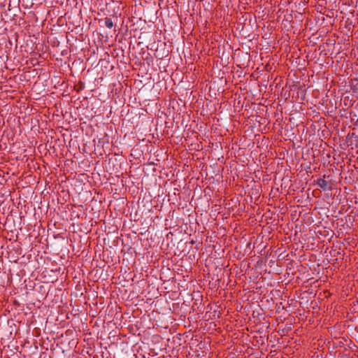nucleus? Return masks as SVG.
<instances>
[{"mask_svg": "<svg viewBox=\"0 0 358 358\" xmlns=\"http://www.w3.org/2000/svg\"><path fill=\"white\" fill-rule=\"evenodd\" d=\"M329 249V248H327L326 250L324 251V253H327V250Z\"/></svg>", "mask_w": 358, "mask_h": 358, "instance_id": "nucleus-3", "label": "nucleus"}, {"mask_svg": "<svg viewBox=\"0 0 358 358\" xmlns=\"http://www.w3.org/2000/svg\"><path fill=\"white\" fill-rule=\"evenodd\" d=\"M105 25L108 29H111L113 27V22L110 18L106 17L105 19Z\"/></svg>", "mask_w": 358, "mask_h": 358, "instance_id": "nucleus-2", "label": "nucleus"}, {"mask_svg": "<svg viewBox=\"0 0 358 358\" xmlns=\"http://www.w3.org/2000/svg\"><path fill=\"white\" fill-rule=\"evenodd\" d=\"M317 185L324 191L331 189L329 182L323 178H319L317 180Z\"/></svg>", "mask_w": 358, "mask_h": 358, "instance_id": "nucleus-1", "label": "nucleus"}]
</instances>
